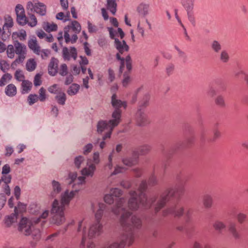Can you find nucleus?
Listing matches in <instances>:
<instances>
[{
  "label": "nucleus",
  "instance_id": "f257e3e1",
  "mask_svg": "<svg viewBox=\"0 0 248 248\" xmlns=\"http://www.w3.org/2000/svg\"><path fill=\"white\" fill-rule=\"evenodd\" d=\"M126 201L124 198L118 199L112 212L115 215L121 214L120 222L123 232L119 236L118 241L108 244L106 248H124L131 246L136 237V231L142 226L141 220L125 209Z\"/></svg>",
  "mask_w": 248,
  "mask_h": 248
},
{
  "label": "nucleus",
  "instance_id": "f03ea898",
  "mask_svg": "<svg viewBox=\"0 0 248 248\" xmlns=\"http://www.w3.org/2000/svg\"><path fill=\"white\" fill-rule=\"evenodd\" d=\"M147 188L146 180H143L140 184L138 192L130 191L129 194L131 198L128 202V206L132 210H137L140 206L144 209H148L156 200V196L148 197L145 192Z\"/></svg>",
  "mask_w": 248,
  "mask_h": 248
},
{
  "label": "nucleus",
  "instance_id": "7ed1b4c3",
  "mask_svg": "<svg viewBox=\"0 0 248 248\" xmlns=\"http://www.w3.org/2000/svg\"><path fill=\"white\" fill-rule=\"evenodd\" d=\"M78 190L69 192L66 190L61 195V202L59 204L57 200L55 199L52 205L51 214L53 215L51 222L58 226L63 224L65 218L64 216L65 205L69 204L70 201L75 196V193Z\"/></svg>",
  "mask_w": 248,
  "mask_h": 248
},
{
  "label": "nucleus",
  "instance_id": "20e7f679",
  "mask_svg": "<svg viewBox=\"0 0 248 248\" xmlns=\"http://www.w3.org/2000/svg\"><path fill=\"white\" fill-rule=\"evenodd\" d=\"M186 175L182 172H180L176 176L177 181L180 183L175 187L169 188L165 191L160 197L155 207V212L157 213L162 208L166 202L173 197L176 193L179 195L182 194L185 191V184L186 182Z\"/></svg>",
  "mask_w": 248,
  "mask_h": 248
},
{
  "label": "nucleus",
  "instance_id": "39448f33",
  "mask_svg": "<svg viewBox=\"0 0 248 248\" xmlns=\"http://www.w3.org/2000/svg\"><path fill=\"white\" fill-rule=\"evenodd\" d=\"M111 104L114 110L112 113V119L110 121L113 126H117L121 121L122 110L121 108L125 109L127 107V102L125 101H122L117 98V95L114 93L111 98Z\"/></svg>",
  "mask_w": 248,
  "mask_h": 248
},
{
  "label": "nucleus",
  "instance_id": "423d86ee",
  "mask_svg": "<svg viewBox=\"0 0 248 248\" xmlns=\"http://www.w3.org/2000/svg\"><path fill=\"white\" fill-rule=\"evenodd\" d=\"M114 46L118 51L116 54V58L120 61L119 72L122 74L124 71L125 64H126V57L124 58L121 55H123L125 52H128L129 47L124 40L121 41L118 38L115 39Z\"/></svg>",
  "mask_w": 248,
  "mask_h": 248
},
{
  "label": "nucleus",
  "instance_id": "0eeeda50",
  "mask_svg": "<svg viewBox=\"0 0 248 248\" xmlns=\"http://www.w3.org/2000/svg\"><path fill=\"white\" fill-rule=\"evenodd\" d=\"M104 208H105L104 204H99V209L95 215L97 221L91 226L89 231L88 237L89 239L96 235H99L102 232V225L100 223V220L103 215Z\"/></svg>",
  "mask_w": 248,
  "mask_h": 248
},
{
  "label": "nucleus",
  "instance_id": "6e6552de",
  "mask_svg": "<svg viewBox=\"0 0 248 248\" xmlns=\"http://www.w3.org/2000/svg\"><path fill=\"white\" fill-rule=\"evenodd\" d=\"M184 214V208L178 203L172 204L169 205L166 209L162 212V215L166 217L172 215L175 217L179 218Z\"/></svg>",
  "mask_w": 248,
  "mask_h": 248
},
{
  "label": "nucleus",
  "instance_id": "1a4fd4ad",
  "mask_svg": "<svg viewBox=\"0 0 248 248\" xmlns=\"http://www.w3.org/2000/svg\"><path fill=\"white\" fill-rule=\"evenodd\" d=\"M85 175L79 176L77 179V172H70L69 173L68 180H69L70 181L68 182V184L69 185L73 184L72 187L74 188V189L72 190L71 191L78 190V191L75 193V195L79 191L81 186L85 183Z\"/></svg>",
  "mask_w": 248,
  "mask_h": 248
},
{
  "label": "nucleus",
  "instance_id": "9d476101",
  "mask_svg": "<svg viewBox=\"0 0 248 248\" xmlns=\"http://www.w3.org/2000/svg\"><path fill=\"white\" fill-rule=\"evenodd\" d=\"M33 219L30 220L26 217H22L18 224V231L26 236L30 235L33 229Z\"/></svg>",
  "mask_w": 248,
  "mask_h": 248
},
{
  "label": "nucleus",
  "instance_id": "9b49d317",
  "mask_svg": "<svg viewBox=\"0 0 248 248\" xmlns=\"http://www.w3.org/2000/svg\"><path fill=\"white\" fill-rule=\"evenodd\" d=\"M111 120L109 121H99L97 124V131L99 133H102L105 130H108L106 134L103 137V140H106L107 138H109L111 135L113 128L116 126H113L110 123Z\"/></svg>",
  "mask_w": 248,
  "mask_h": 248
},
{
  "label": "nucleus",
  "instance_id": "f8f14e48",
  "mask_svg": "<svg viewBox=\"0 0 248 248\" xmlns=\"http://www.w3.org/2000/svg\"><path fill=\"white\" fill-rule=\"evenodd\" d=\"M195 0H182L181 3L186 11L189 21L193 27L196 26V19L193 12L194 2Z\"/></svg>",
  "mask_w": 248,
  "mask_h": 248
},
{
  "label": "nucleus",
  "instance_id": "ddd939ff",
  "mask_svg": "<svg viewBox=\"0 0 248 248\" xmlns=\"http://www.w3.org/2000/svg\"><path fill=\"white\" fill-rule=\"evenodd\" d=\"M93 160L94 164H92L88 167L83 168L81 171V174L86 176L92 177L96 169L95 164H98L100 162L99 154L98 152H95L93 155Z\"/></svg>",
  "mask_w": 248,
  "mask_h": 248
},
{
  "label": "nucleus",
  "instance_id": "4468645a",
  "mask_svg": "<svg viewBox=\"0 0 248 248\" xmlns=\"http://www.w3.org/2000/svg\"><path fill=\"white\" fill-rule=\"evenodd\" d=\"M132 61L130 55L126 56V64H125L127 71L123 75L124 78L122 80L123 86L126 87L131 82L130 73L132 69Z\"/></svg>",
  "mask_w": 248,
  "mask_h": 248
},
{
  "label": "nucleus",
  "instance_id": "2eb2a0df",
  "mask_svg": "<svg viewBox=\"0 0 248 248\" xmlns=\"http://www.w3.org/2000/svg\"><path fill=\"white\" fill-rule=\"evenodd\" d=\"M134 118L137 124L140 126H145L150 123L144 109H137Z\"/></svg>",
  "mask_w": 248,
  "mask_h": 248
},
{
  "label": "nucleus",
  "instance_id": "dca6fc26",
  "mask_svg": "<svg viewBox=\"0 0 248 248\" xmlns=\"http://www.w3.org/2000/svg\"><path fill=\"white\" fill-rule=\"evenodd\" d=\"M14 46L15 48V53L18 55V61H24L26 55V46L18 41L14 42Z\"/></svg>",
  "mask_w": 248,
  "mask_h": 248
},
{
  "label": "nucleus",
  "instance_id": "f3484780",
  "mask_svg": "<svg viewBox=\"0 0 248 248\" xmlns=\"http://www.w3.org/2000/svg\"><path fill=\"white\" fill-rule=\"evenodd\" d=\"M62 57L64 60L69 61L71 58L76 60L77 58V50L74 46L70 47L69 51L67 47H63L62 51Z\"/></svg>",
  "mask_w": 248,
  "mask_h": 248
},
{
  "label": "nucleus",
  "instance_id": "a211bd4d",
  "mask_svg": "<svg viewBox=\"0 0 248 248\" xmlns=\"http://www.w3.org/2000/svg\"><path fill=\"white\" fill-rule=\"evenodd\" d=\"M58 60L52 57L48 66V73L50 75L54 76L58 73Z\"/></svg>",
  "mask_w": 248,
  "mask_h": 248
},
{
  "label": "nucleus",
  "instance_id": "6ab92c4d",
  "mask_svg": "<svg viewBox=\"0 0 248 248\" xmlns=\"http://www.w3.org/2000/svg\"><path fill=\"white\" fill-rule=\"evenodd\" d=\"M139 154L137 152L134 151L133 153L132 156L130 157H125L123 158V164L128 167L136 165L138 162Z\"/></svg>",
  "mask_w": 248,
  "mask_h": 248
},
{
  "label": "nucleus",
  "instance_id": "aec40b11",
  "mask_svg": "<svg viewBox=\"0 0 248 248\" xmlns=\"http://www.w3.org/2000/svg\"><path fill=\"white\" fill-rule=\"evenodd\" d=\"M15 213L5 217L4 223L7 227H10L14 223L17 222L18 212L16 207H15Z\"/></svg>",
  "mask_w": 248,
  "mask_h": 248
},
{
  "label": "nucleus",
  "instance_id": "412c9836",
  "mask_svg": "<svg viewBox=\"0 0 248 248\" xmlns=\"http://www.w3.org/2000/svg\"><path fill=\"white\" fill-rule=\"evenodd\" d=\"M28 46L30 49L34 53L37 55H40V46L38 45L36 39L35 37L29 40Z\"/></svg>",
  "mask_w": 248,
  "mask_h": 248
},
{
  "label": "nucleus",
  "instance_id": "4be33fe9",
  "mask_svg": "<svg viewBox=\"0 0 248 248\" xmlns=\"http://www.w3.org/2000/svg\"><path fill=\"white\" fill-rule=\"evenodd\" d=\"M228 231L235 240L241 238V234L236 228V224L234 222H231L228 225Z\"/></svg>",
  "mask_w": 248,
  "mask_h": 248
},
{
  "label": "nucleus",
  "instance_id": "5701e85b",
  "mask_svg": "<svg viewBox=\"0 0 248 248\" xmlns=\"http://www.w3.org/2000/svg\"><path fill=\"white\" fill-rule=\"evenodd\" d=\"M150 99V95L148 93H146L143 96L142 98L139 102L138 109H144L149 105V100Z\"/></svg>",
  "mask_w": 248,
  "mask_h": 248
},
{
  "label": "nucleus",
  "instance_id": "b1692460",
  "mask_svg": "<svg viewBox=\"0 0 248 248\" xmlns=\"http://www.w3.org/2000/svg\"><path fill=\"white\" fill-rule=\"evenodd\" d=\"M149 4L141 3L137 7V10L138 13L142 16H145L149 14Z\"/></svg>",
  "mask_w": 248,
  "mask_h": 248
},
{
  "label": "nucleus",
  "instance_id": "393cba45",
  "mask_svg": "<svg viewBox=\"0 0 248 248\" xmlns=\"http://www.w3.org/2000/svg\"><path fill=\"white\" fill-rule=\"evenodd\" d=\"M52 191L51 192L50 196L52 198H54L62 190L61 184L58 181L53 180L52 181Z\"/></svg>",
  "mask_w": 248,
  "mask_h": 248
},
{
  "label": "nucleus",
  "instance_id": "a878e982",
  "mask_svg": "<svg viewBox=\"0 0 248 248\" xmlns=\"http://www.w3.org/2000/svg\"><path fill=\"white\" fill-rule=\"evenodd\" d=\"M5 94L10 97H13L16 94V88L13 84L8 85L5 89Z\"/></svg>",
  "mask_w": 248,
  "mask_h": 248
},
{
  "label": "nucleus",
  "instance_id": "bb28decb",
  "mask_svg": "<svg viewBox=\"0 0 248 248\" xmlns=\"http://www.w3.org/2000/svg\"><path fill=\"white\" fill-rule=\"evenodd\" d=\"M213 204V199L211 195L207 194L203 197V204L205 208H210Z\"/></svg>",
  "mask_w": 248,
  "mask_h": 248
},
{
  "label": "nucleus",
  "instance_id": "cd10ccee",
  "mask_svg": "<svg viewBox=\"0 0 248 248\" xmlns=\"http://www.w3.org/2000/svg\"><path fill=\"white\" fill-rule=\"evenodd\" d=\"M35 12L41 16H45L46 14V6L43 3H35Z\"/></svg>",
  "mask_w": 248,
  "mask_h": 248
},
{
  "label": "nucleus",
  "instance_id": "c85d7f7f",
  "mask_svg": "<svg viewBox=\"0 0 248 248\" xmlns=\"http://www.w3.org/2000/svg\"><path fill=\"white\" fill-rule=\"evenodd\" d=\"M32 86V84L31 82L28 80H23L21 84V88L22 90L21 91L22 93L24 94L28 93L31 91Z\"/></svg>",
  "mask_w": 248,
  "mask_h": 248
},
{
  "label": "nucleus",
  "instance_id": "c756f323",
  "mask_svg": "<svg viewBox=\"0 0 248 248\" xmlns=\"http://www.w3.org/2000/svg\"><path fill=\"white\" fill-rule=\"evenodd\" d=\"M117 3L115 0H107V7L114 15L117 11Z\"/></svg>",
  "mask_w": 248,
  "mask_h": 248
},
{
  "label": "nucleus",
  "instance_id": "7c9ffc66",
  "mask_svg": "<svg viewBox=\"0 0 248 248\" xmlns=\"http://www.w3.org/2000/svg\"><path fill=\"white\" fill-rule=\"evenodd\" d=\"M79 88L80 86L78 84L73 83L69 87L67 93L69 95H74L78 93Z\"/></svg>",
  "mask_w": 248,
  "mask_h": 248
},
{
  "label": "nucleus",
  "instance_id": "2f4dec72",
  "mask_svg": "<svg viewBox=\"0 0 248 248\" xmlns=\"http://www.w3.org/2000/svg\"><path fill=\"white\" fill-rule=\"evenodd\" d=\"M212 50L215 53L219 52L222 48V46L220 42L217 40H213L210 44Z\"/></svg>",
  "mask_w": 248,
  "mask_h": 248
},
{
  "label": "nucleus",
  "instance_id": "473e14b6",
  "mask_svg": "<svg viewBox=\"0 0 248 248\" xmlns=\"http://www.w3.org/2000/svg\"><path fill=\"white\" fill-rule=\"evenodd\" d=\"M43 28L46 31L49 32L56 31L58 26L57 24L54 23L50 24L48 22H45L43 24Z\"/></svg>",
  "mask_w": 248,
  "mask_h": 248
},
{
  "label": "nucleus",
  "instance_id": "72a5a7b5",
  "mask_svg": "<svg viewBox=\"0 0 248 248\" xmlns=\"http://www.w3.org/2000/svg\"><path fill=\"white\" fill-rule=\"evenodd\" d=\"M58 94L55 96V99L58 104L64 105L66 99V94L63 92H59Z\"/></svg>",
  "mask_w": 248,
  "mask_h": 248
},
{
  "label": "nucleus",
  "instance_id": "f704fd0d",
  "mask_svg": "<svg viewBox=\"0 0 248 248\" xmlns=\"http://www.w3.org/2000/svg\"><path fill=\"white\" fill-rule=\"evenodd\" d=\"M36 62L34 59H29L26 62V69L29 72L33 71L36 68Z\"/></svg>",
  "mask_w": 248,
  "mask_h": 248
},
{
  "label": "nucleus",
  "instance_id": "c9c22d12",
  "mask_svg": "<svg viewBox=\"0 0 248 248\" xmlns=\"http://www.w3.org/2000/svg\"><path fill=\"white\" fill-rule=\"evenodd\" d=\"M213 227L217 231L221 232L226 228L225 224L222 221L217 220L213 224Z\"/></svg>",
  "mask_w": 248,
  "mask_h": 248
},
{
  "label": "nucleus",
  "instance_id": "e433bc0d",
  "mask_svg": "<svg viewBox=\"0 0 248 248\" xmlns=\"http://www.w3.org/2000/svg\"><path fill=\"white\" fill-rule=\"evenodd\" d=\"M69 26L70 27V28H71L76 33H78L81 31V26L80 24L76 20L72 21L71 25Z\"/></svg>",
  "mask_w": 248,
  "mask_h": 248
},
{
  "label": "nucleus",
  "instance_id": "4c0bfd02",
  "mask_svg": "<svg viewBox=\"0 0 248 248\" xmlns=\"http://www.w3.org/2000/svg\"><path fill=\"white\" fill-rule=\"evenodd\" d=\"M151 146L148 144H145L140 146L139 149V153L141 155H144L148 154L151 150Z\"/></svg>",
  "mask_w": 248,
  "mask_h": 248
},
{
  "label": "nucleus",
  "instance_id": "58836bf2",
  "mask_svg": "<svg viewBox=\"0 0 248 248\" xmlns=\"http://www.w3.org/2000/svg\"><path fill=\"white\" fill-rule=\"evenodd\" d=\"M16 21L17 23L21 26L25 25L28 23V18L25 14L16 16Z\"/></svg>",
  "mask_w": 248,
  "mask_h": 248
},
{
  "label": "nucleus",
  "instance_id": "ea45409f",
  "mask_svg": "<svg viewBox=\"0 0 248 248\" xmlns=\"http://www.w3.org/2000/svg\"><path fill=\"white\" fill-rule=\"evenodd\" d=\"M84 160L85 158L84 156L82 155L76 156L74 160V164L76 168L79 169L81 167V164L83 163Z\"/></svg>",
  "mask_w": 248,
  "mask_h": 248
},
{
  "label": "nucleus",
  "instance_id": "a19ab883",
  "mask_svg": "<svg viewBox=\"0 0 248 248\" xmlns=\"http://www.w3.org/2000/svg\"><path fill=\"white\" fill-rule=\"evenodd\" d=\"M215 104L220 108H224L225 107V102L224 97L219 95H218L215 100Z\"/></svg>",
  "mask_w": 248,
  "mask_h": 248
},
{
  "label": "nucleus",
  "instance_id": "79ce46f5",
  "mask_svg": "<svg viewBox=\"0 0 248 248\" xmlns=\"http://www.w3.org/2000/svg\"><path fill=\"white\" fill-rule=\"evenodd\" d=\"M14 46L9 45L7 46L6 53L8 58L13 59L15 57V49L14 48Z\"/></svg>",
  "mask_w": 248,
  "mask_h": 248
},
{
  "label": "nucleus",
  "instance_id": "37998d69",
  "mask_svg": "<svg viewBox=\"0 0 248 248\" xmlns=\"http://www.w3.org/2000/svg\"><path fill=\"white\" fill-rule=\"evenodd\" d=\"M38 100V96L36 94H31L28 97V102L30 106L32 105Z\"/></svg>",
  "mask_w": 248,
  "mask_h": 248
},
{
  "label": "nucleus",
  "instance_id": "c03bdc74",
  "mask_svg": "<svg viewBox=\"0 0 248 248\" xmlns=\"http://www.w3.org/2000/svg\"><path fill=\"white\" fill-rule=\"evenodd\" d=\"M15 78L18 81H23L25 80V76L22 71L19 69L17 70L15 73Z\"/></svg>",
  "mask_w": 248,
  "mask_h": 248
},
{
  "label": "nucleus",
  "instance_id": "a18cd8bd",
  "mask_svg": "<svg viewBox=\"0 0 248 248\" xmlns=\"http://www.w3.org/2000/svg\"><path fill=\"white\" fill-rule=\"evenodd\" d=\"M229 56L226 50H223L220 55V60L223 62H227L229 60Z\"/></svg>",
  "mask_w": 248,
  "mask_h": 248
},
{
  "label": "nucleus",
  "instance_id": "49530a36",
  "mask_svg": "<svg viewBox=\"0 0 248 248\" xmlns=\"http://www.w3.org/2000/svg\"><path fill=\"white\" fill-rule=\"evenodd\" d=\"M10 68V65L7 61L5 60L0 61V69L3 72H6Z\"/></svg>",
  "mask_w": 248,
  "mask_h": 248
},
{
  "label": "nucleus",
  "instance_id": "de8ad7c7",
  "mask_svg": "<svg viewBox=\"0 0 248 248\" xmlns=\"http://www.w3.org/2000/svg\"><path fill=\"white\" fill-rule=\"evenodd\" d=\"M59 73L61 76L63 77L67 75L68 68L66 64L63 63L60 66Z\"/></svg>",
  "mask_w": 248,
  "mask_h": 248
},
{
  "label": "nucleus",
  "instance_id": "09e8293b",
  "mask_svg": "<svg viewBox=\"0 0 248 248\" xmlns=\"http://www.w3.org/2000/svg\"><path fill=\"white\" fill-rule=\"evenodd\" d=\"M15 12L16 16L25 14V10L23 6L20 4H17L16 6Z\"/></svg>",
  "mask_w": 248,
  "mask_h": 248
},
{
  "label": "nucleus",
  "instance_id": "8fccbe9b",
  "mask_svg": "<svg viewBox=\"0 0 248 248\" xmlns=\"http://www.w3.org/2000/svg\"><path fill=\"white\" fill-rule=\"evenodd\" d=\"M192 211L189 209L187 210L185 213V220L186 223H189L192 218Z\"/></svg>",
  "mask_w": 248,
  "mask_h": 248
},
{
  "label": "nucleus",
  "instance_id": "3c124183",
  "mask_svg": "<svg viewBox=\"0 0 248 248\" xmlns=\"http://www.w3.org/2000/svg\"><path fill=\"white\" fill-rule=\"evenodd\" d=\"M39 95L38 96L39 100L41 102H44L46 98V90L43 88L41 87L39 91Z\"/></svg>",
  "mask_w": 248,
  "mask_h": 248
},
{
  "label": "nucleus",
  "instance_id": "603ef678",
  "mask_svg": "<svg viewBox=\"0 0 248 248\" xmlns=\"http://www.w3.org/2000/svg\"><path fill=\"white\" fill-rule=\"evenodd\" d=\"M236 218L240 224H242L246 220L247 215L243 213H239L236 216Z\"/></svg>",
  "mask_w": 248,
  "mask_h": 248
},
{
  "label": "nucleus",
  "instance_id": "864d4df0",
  "mask_svg": "<svg viewBox=\"0 0 248 248\" xmlns=\"http://www.w3.org/2000/svg\"><path fill=\"white\" fill-rule=\"evenodd\" d=\"M48 214H49V211L48 210L45 211L42 214V215L40 216V217H38L37 218L33 219L34 223L35 224H37L41 221V218H43V219L46 218L48 217Z\"/></svg>",
  "mask_w": 248,
  "mask_h": 248
},
{
  "label": "nucleus",
  "instance_id": "5fc2aeb1",
  "mask_svg": "<svg viewBox=\"0 0 248 248\" xmlns=\"http://www.w3.org/2000/svg\"><path fill=\"white\" fill-rule=\"evenodd\" d=\"M110 193L115 197H119L122 195V191L118 188H113L110 189Z\"/></svg>",
  "mask_w": 248,
  "mask_h": 248
},
{
  "label": "nucleus",
  "instance_id": "6e6d98bb",
  "mask_svg": "<svg viewBox=\"0 0 248 248\" xmlns=\"http://www.w3.org/2000/svg\"><path fill=\"white\" fill-rule=\"evenodd\" d=\"M174 70V65L172 63H169L166 67V73L168 76L172 74Z\"/></svg>",
  "mask_w": 248,
  "mask_h": 248
},
{
  "label": "nucleus",
  "instance_id": "4d7b16f0",
  "mask_svg": "<svg viewBox=\"0 0 248 248\" xmlns=\"http://www.w3.org/2000/svg\"><path fill=\"white\" fill-rule=\"evenodd\" d=\"M104 199L105 202L107 203L111 204L114 202V197L110 193L106 194Z\"/></svg>",
  "mask_w": 248,
  "mask_h": 248
},
{
  "label": "nucleus",
  "instance_id": "13d9d810",
  "mask_svg": "<svg viewBox=\"0 0 248 248\" xmlns=\"http://www.w3.org/2000/svg\"><path fill=\"white\" fill-rule=\"evenodd\" d=\"M148 183L150 185L154 186L157 184V179L155 176L154 172L150 176L148 180Z\"/></svg>",
  "mask_w": 248,
  "mask_h": 248
},
{
  "label": "nucleus",
  "instance_id": "bf43d9fd",
  "mask_svg": "<svg viewBox=\"0 0 248 248\" xmlns=\"http://www.w3.org/2000/svg\"><path fill=\"white\" fill-rule=\"evenodd\" d=\"M69 29V26L65 27L64 29V37L65 41L67 44L70 41V35L68 33Z\"/></svg>",
  "mask_w": 248,
  "mask_h": 248
},
{
  "label": "nucleus",
  "instance_id": "052dcab7",
  "mask_svg": "<svg viewBox=\"0 0 248 248\" xmlns=\"http://www.w3.org/2000/svg\"><path fill=\"white\" fill-rule=\"evenodd\" d=\"M216 94L217 91L216 89L212 86H209L207 91V94L209 96L213 97V96L216 95Z\"/></svg>",
  "mask_w": 248,
  "mask_h": 248
},
{
  "label": "nucleus",
  "instance_id": "680f3d73",
  "mask_svg": "<svg viewBox=\"0 0 248 248\" xmlns=\"http://www.w3.org/2000/svg\"><path fill=\"white\" fill-rule=\"evenodd\" d=\"M29 15H30V19L31 21L30 22H28V25L31 27H33L35 26L37 24V19L34 15H33V14L30 15L29 14Z\"/></svg>",
  "mask_w": 248,
  "mask_h": 248
},
{
  "label": "nucleus",
  "instance_id": "e2e57ef3",
  "mask_svg": "<svg viewBox=\"0 0 248 248\" xmlns=\"http://www.w3.org/2000/svg\"><path fill=\"white\" fill-rule=\"evenodd\" d=\"M93 146L91 143H88L83 147V154L87 155L90 153L93 149Z\"/></svg>",
  "mask_w": 248,
  "mask_h": 248
},
{
  "label": "nucleus",
  "instance_id": "0e129e2a",
  "mask_svg": "<svg viewBox=\"0 0 248 248\" xmlns=\"http://www.w3.org/2000/svg\"><path fill=\"white\" fill-rule=\"evenodd\" d=\"M32 236L33 239L36 240H38L40 239L41 237V234L40 230L38 229L32 230Z\"/></svg>",
  "mask_w": 248,
  "mask_h": 248
},
{
  "label": "nucleus",
  "instance_id": "69168bd1",
  "mask_svg": "<svg viewBox=\"0 0 248 248\" xmlns=\"http://www.w3.org/2000/svg\"><path fill=\"white\" fill-rule=\"evenodd\" d=\"M13 26V20L12 18L10 16H8L7 17L5 18V23H4V26L7 27L8 28H11Z\"/></svg>",
  "mask_w": 248,
  "mask_h": 248
},
{
  "label": "nucleus",
  "instance_id": "338daca9",
  "mask_svg": "<svg viewBox=\"0 0 248 248\" xmlns=\"http://www.w3.org/2000/svg\"><path fill=\"white\" fill-rule=\"evenodd\" d=\"M41 75L40 74H37L34 78V85L35 86H40L42 84V81L41 80Z\"/></svg>",
  "mask_w": 248,
  "mask_h": 248
},
{
  "label": "nucleus",
  "instance_id": "774afa93",
  "mask_svg": "<svg viewBox=\"0 0 248 248\" xmlns=\"http://www.w3.org/2000/svg\"><path fill=\"white\" fill-rule=\"evenodd\" d=\"M205 243L202 240H196L194 242L192 248H203Z\"/></svg>",
  "mask_w": 248,
  "mask_h": 248
}]
</instances>
